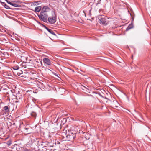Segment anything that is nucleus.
<instances>
[{
	"instance_id": "f257e3e1",
	"label": "nucleus",
	"mask_w": 151,
	"mask_h": 151,
	"mask_svg": "<svg viewBox=\"0 0 151 151\" xmlns=\"http://www.w3.org/2000/svg\"><path fill=\"white\" fill-rule=\"evenodd\" d=\"M76 133V131L73 130H68L67 132L66 131V133L65 135L68 140L72 141L75 139Z\"/></svg>"
},
{
	"instance_id": "f03ea898",
	"label": "nucleus",
	"mask_w": 151,
	"mask_h": 151,
	"mask_svg": "<svg viewBox=\"0 0 151 151\" xmlns=\"http://www.w3.org/2000/svg\"><path fill=\"white\" fill-rule=\"evenodd\" d=\"M39 19L45 22H47L48 15L47 14L40 12V14H37Z\"/></svg>"
},
{
	"instance_id": "7ed1b4c3",
	"label": "nucleus",
	"mask_w": 151,
	"mask_h": 151,
	"mask_svg": "<svg viewBox=\"0 0 151 151\" xmlns=\"http://www.w3.org/2000/svg\"><path fill=\"white\" fill-rule=\"evenodd\" d=\"M98 19L99 20V23L101 24H103L105 25H107V24L106 22L107 18L104 15H99L98 17Z\"/></svg>"
},
{
	"instance_id": "20e7f679",
	"label": "nucleus",
	"mask_w": 151,
	"mask_h": 151,
	"mask_svg": "<svg viewBox=\"0 0 151 151\" xmlns=\"http://www.w3.org/2000/svg\"><path fill=\"white\" fill-rule=\"evenodd\" d=\"M48 20L51 24H54L56 21V17L55 12H53L52 16L48 17Z\"/></svg>"
},
{
	"instance_id": "39448f33",
	"label": "nucleus",
	"mask_w": 151,
	"mask_h": 151,
	"mask_svg": "<svg viewBox=\"0 0 151 151\" xmlns=\"http://www.w3.org/2000/svg\"><path fill=\"white\" fill-rule=\"evenodd\" d=\"M8 39L7 37L5 35L2 34L0 38V41L1 43L3 44L8 42Z\"/></svg>"
},
{
	"instance_id": "423d86ee",
	"label": "nucleus",
	"mask_w": 151,
	"mask_h": 151,
	"mask_svg": "<svg viewBox=\"0 0 151 151\" xmlns=\"http://www.w3.org/2000/svg\"><path fill=\"white\" fill-rule=\"evenodd\" d=\"M50 10V8L47 6H45L42 9L41 12L47 14Z\"/></svg>"
},
{
	"instance_id": "0eeeda50",
	"label": "nucleus",
	"mask_w": 151,
	"mask_h": 151,
	"mask_svg": "<svg viewBox=\"0 0 151 151\" xmlns=\"http://www.w3.org/2000/svg\"><path fill=\"white\" fill-rule=\"evenodd\" d=\"M43 62L47 65H50L51 64V62L50 60L48 58H45L43 60Z\"/></svg>"
},
{
	"instance_id": "6e6552de",
	"label": "nucleus",
	"mask_w": 151,
	"mask_h": 151,
	"mask_svg": "<svg viewBox=\"0 0 151 151\" xmlns=\"http://www.w3.org/2000/svg\"><path fill=\"white\" fill-rule=\"evenodd\" d=\"M112 106L114 107H118V102L115 100H113V102L111 103Z\"/></svg>"
},
{
	"instance_id": "1a4fd4ad",
	"label": "nucleus",
	"mask_w": 151,
	"mask_h": 151,
	"mask_svg": "<svg viewBox=\"0 0 151 151\" xmlns=\"http://www.w3.org/2000/svg\"><path fill=\"white\" fill-rule=\"evenodd\" d=\"M0 2L1 3L2 5L4 6V7L6 9H13L10 8L7 5H6L5 3L2 2V1H0Z\"/></svg>"
},
{
	"instance_id": "9d476101",
	"label": "nucleus",
	"mask_w": 151,
	"mask_h": 151,
	"mask_svg": "<svg viewBox=\"0 0 151 151\" xmlns=\"http://www.w3.org/2000/svg\"><path fill=\"white\" fill-rule=\"evenodd\" d=\"M29 128H24V130L23 132H24L25 134H29L30 133V132L29 131Z\"/></svg>"
},
{
	"instance_id": "9b49d317",
	"label": "nucleus",
	"mask_w": 151,
	"mask_h": 151,
	"mask_svg": "<svg viewBox=\"0 0 151 151\" xmlns=\"http://www.w3.org/2000/svg\"><path fill=\"white\" fill-rule=\"evenodd\" d=\"M79 86L80 87V88L84 91V92H85V89L86 88V86H87V85L84 86L82 85L81 83H80Z\"/></svg>"
},
{
	"instance_id": "f8f14e48",
	"label": "nucleus",
	"mask_w": 151,
	"mask_h": 151,
	"mask_svg": "<svg viewBox=\"0 0 151 151\" xmlns=\"http://www.w3.org/2000/svg\"><path fill=\"white\" fill-rule=\"evenodd\" d=\"M41 6L36 7L35 9V11L36 12H39L40 10H41Z\"/></svg>"
},
{
	"instance_id": "ddd939ff",
	"label": "nucleus",
	"mask_w": 151,
	"mask_h": 151,
	"mask_svg": "<svg viewBox=\"0 0 151 151\" xmlns=\"http://www.w3.org/2000/svg\"><path fill=\"white\" fill-rule=\"evenodd\" d=\"M133 27V25L132 24H131L129 25V26L127 27L126 29V31H128L130 29L132 28Z\"/></svg>"
},
{
	"instance_id": "4468645a",
	"label": "nucleus",
	"mask_w": 151,
	"mask_h": 151,
	"mask_svg": "<svg viewBox=\"0 0 151 151\" xmlns=\"http://www.w3.org/2000/svg\"><path fill=\"white\" fill-rule=\"evenodd\" d=\"M12 6L14 7H19L21 6V5L20 4H18L17 3H12Z\"/></svg>"
},
{
	"instance_id": "2eb2a0df",
	"label": "nucleus",
	"mask_w": 151,
	"mask_h": 151,
	"mask_svg": "<svg viewBox=\"0 0 151 151\" xmlns=\"http://www.w3.org/2000/svg\"><path fill=\"white\" fill-rule=\"evenodd\" d=\"M91 88L88 86H86V88L85 89V91H86V92L90 93V91H91Z\"/></svg>"
},
{
	"instance_id": "dca6fc26",
	"label": "nucleus",
	"mask_w": 151,
	"mask_h": 151,
	"mask_svg": "<svg viewBox=\"0 0 151 151\" xmlns=\"http://www.w3.org/2000/svg\"><path fill=\"white\" fill-rule=\"evenodd\" d=\"M47 31L51 34H52V35H55L56 36V35L55 34L54 32L51 29H49Z\"/></svg>"
},
{
	"instance_id": "f3484780",
	"label": "nucleus",
	"mask_w": 151,
	"mask_h": 151,
	"mask_svg": "<svg viewBox=\"0 0 151 151\" xmlns=\"http://www.w3.org/2000/svg\"><path fill=\"white\" fill-rule=\"evenodd\" d=\"M4 109L6 111L8 112L9 111V107L8 106H4Z\"/></svg>"
},
{
	"instance_id": "a211bd4d",
	"label": "nucleus",
	"mask_w": 151,
	"mask_h": 151,
	"mask_svg": "<svg viewBox=\"0 0 151 151\" xmlns=\"http://www.w3.org/2000/svg\"><path fill=\"white\" fill-rule=\"evenodd\" d=\"M12 68L14 70H17L19 68V67L18 65L12 67Z\"/></svg>"
},
{
	"instance_id": "6ab92c4d",
	"label": "nucleus",
	"mask_w": 151,
	"mask_h": 151,
	"mask_svg": "<svg viewBox=\"0 0 151 151\" xmlns=\"http://www.w3.org/2000/svg\"><path fill=\"white\" fill-rule=\"evenodd\" d=\"M31 115L32 116L35 117L36 116L37 114H36V113L33 111L31 113Z\"/></svg>"
},
{
	"instance_id": "aec40b11",
	"label": "nucleus",
	"mask_w": 151,
	"mask_h": 151,
	"mask_svg": "<svg viewBox=\"0 0 151 151\" xmlns=\"http://www.w3.org/2000/svg\"><path fill=\"white\" fill-rule=\"evenodd\" d=\"M130 15H131V18L132 19V22L134 20V16L133 15H132V14L131 13H130Z\"/></svg>"
},
{
	"instance_id": "412c9836",
	"label": "nucleus",
	"mask_w": 151,
	"mask_h": 151,
	"mask_svg": "<svg viewBox=\"0 0 151 151\" xmlns=\"http://www.w3.org/2000/svg\"><path fill=\"white\" fill-rule=\"evenodd\" d=\"M23 151H32L31 150L29 149H27L26 148H24L23 149Z\"/></svg>"
},
{
	"instance_id": "4be33fe9",
	"label": "nucleus",
	"mask_w": 151,
	"mask_h": 151,
	"mask_svg": "<svg viewBox=\"0 0 151 151\" xmlns=\"http://www.w3.org/2000/svg\"><path fill=\"white\" fill-rule=\"evenodd\" d=\"M60 91L63 93V92H65V90L64 89L61 88L60 89Z\"/></svg>"
},
{
	"instance_id": "5701e85b",
	"label": "nucleus",
	"mask_w": 151,
	"mask_h": 151,
	"mask_svg": "<svg viewBox=\"0 0 151 151\" xmlns=\"http://www.w3.org/2000/svg\"><path fill=\"white\" fill-rule=\"evenodd\" d=\"M6 143L8 146H10L11 144V142L10 141H9L7 142Z\"/></svg>"
},
{
	"instance_id": "b1692460",
	"label": "nucleus",
	"mask_w": 151,
	"mask_h": 151,
	"mask_svg": "<svg viewBox=\"0 0 151 151\" xmlns=\"http://www.w3.org/2000/svg\"><path fill=\"white\" fill-rule=\"evenodd\" d=\"M63 120L62 121L63 122V124H64L66 122L67 120L65 118H63Z\"/></svg>"
},
{
	"instance_id": "393cba45",
	"label": "nucleus",
	"mask_w": 151,
	"mask_h": 151,
	"mask_svg": "<svg viewBox=\"0 0 151 151\" xmlns=\"http://www.w3.org/2000/svg\"><path fill=\"white\" fill-rule=\"evenodd\" d=\"M20 1H12V2L13 3H19L20 2Z\"/></svg>"
},
{
	"instance_id": "a878e982",
	"label": "nucleus",
	"mask_w": 151,
	"mask_h": 151,
	"mask_svg": "<svg viewBox=\"0 0 151 151\" xmlns=\"http://www.w3.org/2000/svg\"><path fill=\"white\" fill-rule=\"evenodd\" d=\"M39 61H40V64H41V65H40V66H41L42 65V61H41L40 60H39V61H38V60L37 61H36V62L38 63L39 62Z\"/></svg>"
},
{
	"instance_id": "bb28decb",
	"label": "nucleus",
	"mask_w": 151,
	"mask_h": 151,
	"mask_svg": "<svg viewBox=\"0 0 151 151\" xmlns=\"http://www.w3.org/2000/svg\"><path fill=\"white\" fill-rule=\"evenodd\" d=\"M35 5H39L40 3V1L35 2Z\"/></svg>"
},
{
	"instance_id": "cd10ccee",
	"label": "nucleus",
	"mask_w": 151,
	"mask_h": 151,
	"mask_svg": "<svg viewBox=\"0 0 151 151\" xmlns=\"http://www.w3.org/2000/svg\"><path fill=\"white\" fill-rule=\"evenodd\" d=\"M43 27L47 30H48V29H49V28L47 27H46L45 25H43Z\"/></svg>"
},
{
	"instance_id": "c85d7f7f",
	"label": "nucleus",
	"mask_w": 151,
	"mask_h": 151,
	"mask_svg": "<svg viewBox=\"0 0 151 151\" xmlns=\"http://www.w3.org/2000/svg\"><path fill=\"white\" fill-rule=\"evenodd\" d=\"M98 94L100 96H101L102 97V98H103V96L100 94V93H98Z\"/></svg>"
},
{
	"instance_id": "c756f323",
	"label": "nucleus",
	"mask_w": 151,
	"mask_h": 151,
	"mask_svg": "<svg viewBox=\"0 0 151 151\" xmlns=\"http://www.w3.org/2000/svg\"><path fill=\"white\" fill-rule=\"evenodd\" d=\"M88 95V96H91L92 97H93V96L91 95Z\"/></svg>"
},
{
	"instance_id": "7c9ffc66",
	"label": "nucleus",
	"mask_w": 151,
	"mask_h": 151,
	"mask_svg": "<svg viewBox=\"0 0 151 151\" xmlns=\"http://www.w3.org/2000/svg\"><path fill=\"white\" fill-rule=\"evenodd\" d=\"M54 74L55 76H58V75H57V74H56V73H54Z\"/></svg>"
},
{
	"instance_id": "2f4dec72",
	"label": "nucleus",
	"mask_w": 151,
	"mask_h": 151,
	"mask_svg": "<svg viewBox=\"0 0 151 151\" xmlns=\"http://www.w3.org/2000/svg\"><path fill=\"white\" fill-rule=\"evenodd\" d=\"M57 143L58 144H60V142H59V141H57Z\"/></svg>"
},
{
	"instance_id": "473e14b6",
	"label": "nucleus",
	"mask_w": 151,
	"mask_h": 151,
	"mask_svg": "<svg viewBox=\"0 0 151 151\" xmlns=\"http://www.w3.org/2000/svg\"><path fill=\"white\" fill-rule=\"evenodd\" d=\"M21 72H22V71L21 70Z\"/></svg>"
},
{
	"instance_id": "72a5a7b5",
	"label": "nucleus",
	"mask_w": 151,
	"mask_h": 151,
	"mask_svg": "<svg viewBox=\"0 0 151 151\" xmlns=\"http://www.w3.org/2000/svg\"><path fill=\"white\" fill-rule=\"evenodd\" d=\"M1 68V67L0 66V69Z\"/></svg>"
},
{
	"instance_id": "f704fd0d",
	"label": "nucleus",
	"mask_w": 151,
	"mask_h": 151,
	"mask_svg": "<svg viewBox=\"0 0 151 151\" xmlns=\"http://www.w3.org/2000/svg\"><path fill=\"white\" fill-rule=\"evenodd\" d=\"M18 50H19V48H18Z\"/></svg>"
},
{
	"instance_id": "c9c22d12",
	"label": "nucleus",
	"mask_w": 151,
	"mask_h": 151,
	"mask_svg": "<svg viewBox=\"0 0 151 151\" xmlns=\"http://www.w3.org/2000/svg\"><path fill=\"white\" fill-rule=\"evenodd\" d=\"M146 137H147V135H146Z\"/></svg>"
},
{
	"instance_id": "e433bc0d",
	"label": "nucleus",
	"mask_w": 151,
	"mask_h": 151,
	"mask_svg": "<svg viewBox=\"0 0 151 151\" xmlns=\"http://www.w3.org/2000/svg\"><path fill=\"white\" fill-rule=\"evenodd\" d=\"M0 1H1V0H0Z\"/></svg>"
},
{
	"instance_id": "4c0bfd02",
	"label": "nucleus",
	"mask_w": 151,
	"mask_h": 151,
	"mask_svg": "<svg viewBox=\"0 0 151 151\" xmlns=\"http://www.w3.org/2000/svg\"><path fill=\"white\" fill-rule=\"evenodd\" d=\"M0 1H1V0H0Z\"/></svg>"
}]
</instances>
